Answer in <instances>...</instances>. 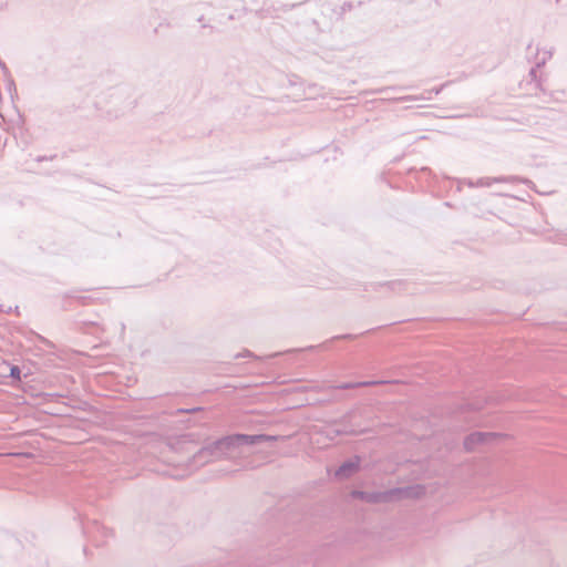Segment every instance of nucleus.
<instances>
[{
    "mask_svg": "<svg viewBox=\"0 0 567 567\" xmlns=\"http://www.w3.org/2000/svg\"><path fill=\"white\" fill-rule=\"evenodd\" d=\"M492 439H493V436L491 434L478 433V432L473 433V434L468 435L467 439L465 440V446L467 450H474L478 445L484 444V443L491 441Z\"/></svg>",
    "mask_w": 567,
    "mask_h": 567,
    "instance_id": "obj_1",
    "label": "nucleus"
},
{
    "mask_svg": "<svg viewBox=\"0 0 567 567\" xmlns=\"http://www.w3.org/2000/svg\"><path fill=\"white\" fill-rule=\"evenodd\" d=\"M9 372V375L16 381H21V371L19 367L11 365L10 363L3 361L0 363V375H6V373Z\"/></svg>",
    "mask_w": 567,
    "mask_h": 567,
    "instance_id": "obj_2",
    "label": "nucleus"
},
{
    "mask_svg": "<svg viewBox=\"0 0 567 567\" xmlns=\"http://www.w3.org/2000/svg\"><path fill=\"white\" fill-rule=\"evenodd\" d=\"M260 439H262V436H246V435L237 436V440L245 441L247 443H254Z\"/></svg>",
    "mask_w": 567,
    "mask_h": 567,
    "instance_id": "obj_3",
    "label": "nucleus"
},
{
    "mask_svg": "<svg viewBox=\"0 0 567 567\" xmlns=\"http://www.w3.org/2000/svg\"><path fill=\"white\" fill-rule=\"evenodd\" d=\"M348 467H350V465L346 464L343 466L340 467V471H339V475H347L348 474Z\"/></svg>",
    "mask_w": 567,
    "mask_h": 567,
    "instance_id": "obj_4",
    "label": "nucleus"
}]
</instances>
